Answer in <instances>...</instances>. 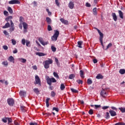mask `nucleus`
Here are the masks:
<instances>
[{"instance_id":"obj_1","label":"nucleus","mask_w":125,"mask_h":125,"mask_svg":"<svg viewBox=\"0 0 125 125\" xmlns=\"http://www.w3.org/2000/svg\"><path fill=\"white\" fill-rule=\"evenodd\" d=\"M52 63H53L52 59H48V60H46L43 62L44 67L45 69H48L49 68V65H50V64H52Z\"/></svg>"},{"instance_id":"obj_2","label":"nucleus","mask_w":125,"mask_h":125,"mask_svg":"<svg viewBox=\"0 0 125 125\" xmlns=\"http://www.w3.org/2000/svg\"><path fill=\"white\" fill-rule=\"evenodd\" d=\"M94 29L95 30H97V31H98V33L100 35V42L102 45V46L103 47H104V45H103V38H104V35L103 33H102V32H101V31H100V30H99L98 28L95 27Z\"/></svg>"},{"instance_id":"obj_3","label":"nucleus","mask_w":125,"mask_h":125,"mask_svg":"<svg viewBox=\"0 0 125 125\" xmlns=\"http://www.w3.org/2000/svg\"><path fill=\"white\" fill-rule=\"evenodd\" d=\"M55 33L53 36L51 37V40L53 42H56L57 41V39H58V37H59V31L57 30H54Z\"/></svg>"},{"instance_id":"obj_4","label":"nucleus","mask_w":125,"mask_h":125,"mask_svg":"<svg viewBox=\"0 0 125 125\" xmlns=\"http://www.w3.org/2000/svg\"><path fill=\"white\" fill-rule=\"evenodd\" d=\"M47 82V83L49 84V85H51L52 84V83H56L57 81L54 78H50L49 77L47 78L46 80Z\"/></svg>"},{"instance_id":"obj_5","label":"nucleus","mask_w":125,"mask_h":125,"mask_svg":"<svg viewBox=\"0 0 125 125\" xmlns=\"http://www.w3.org/2000/svg\"><path fill=\"white\" fill-rule=\"evenodd\" d=\"M7 102L9 106H13L14 105V100L13 98H8L7 100Z\"/></svg>"},{"instance_id":"obj_6","label":"nucleus","mask_w":125,"mask_h":125,"mask_svg":"<svg viewBox=\"0 0 125 125\" xmlns=\"http://www.w3.org/2000/svg\"><path fill=\"white\" fill-rule=\"evenodd\" d=\"M9 4H19L20 1L19 0H11L8 2Z\"/></svg>"},{"instance_id":"obj_7","label":"nucleus","mask_w":125,"mask_h":125,"mask_svg":"<svg viewBox=\"0 0 125 125\" xmlns=\"http://www.w3.org/2000/svg\"><path fill=\"white\" fill-rule=\"evenodd\" d=\"M39 42L42 44V45H47V44H48V41H47L46 42H43V39L42 38H39Z\"/></svg>"},{"instance_id":"obj_8","label":"nucleus","mask_w":125,"mask_h":125,"mask_svg":"<svg viewBox=\"0 0 125 125\" xmlns=\"http://www.w3.org/2000/svg\"><path fill=\"white\" fill-rule=\"evenodd\" d=\"M35 82H36L34 83L35 84H40V85H41V79L38 75L35 76Z\"/></svg>"},{"instance_id":"obj_9","label":"nucleus","mask_w":125,"mask_h":125,"mask_svg":"<svg viewBox=\"0 0 125 125\" xmlns=\"http://www.w3.org/2000/svg\"><path fill=\"white\" fill-rule=\"evenodd\" d=\"M101 95L102 97L105 98V97H107V96H108V94L106 92L105 90L103 89L101 92Z\"/></svg>"},{"instance_id":"obj_10","label":"nucleus","mask_w":125,"mask_h":125,"mask_svg":"<svg viewBox=\"0 0 125 125\" xmlns=\"http://www.w3.org/2000/svg\"><path fill=\"white\" fill-rule=\"evenodd\" d=\"M14 30H15V28L14 27V23L12 21H11V27L9 28V31H10V33H11V32H13Z\"/></svg>"},{"instance_id":"obj_11","label":"nucleus","mask_w":125,"mask_h":125,"mask_svg":"<svg viewBox=\"0 0 125 125\" xmlns=\"http://www.w3.org/2000/svg\"><path fill=\"white\" fill-rule=\"evenodd\" d=\"M75 6V4H74V2L70 1L68 4V7L70 9H73Z\"/></svg>"},{"instance_id":"obj_12","label":"nucleus","mask_w":125,"mask_h":125,"mask_svg":"<svg viewBox=\"0 0 125 125\" xmlns=\"http://www.w3.org/2000/svg\"><path fill=\"white\" fill-rule=\"evenodd\" d=\"M109 112L111 117H115L117 115L116 111H114L113 110H110Z\"/></svg>"},{"instance_id":"obj_13","label":"nucleus","mask_w":125,"mask_h":125,"mask_svg":"<svg viewBox=\"0 0 125 125\" xmlns=\"http://www.w3.org/2000/svg\"><path fill=\"white\" fill-rule=\"evenodd\" d=\"M111 16L112 17V18L114 21L116 22V21L118 20V17H117V15H116L115 13H112Z\"/></svg>"},{"instance_id":"obj_14","label":"nucleus","mask_w":125,"mask_h":125,"mask_svg":"<svg viewBox=\"0 0 125 125\" xmlns=\"http://www.w3.org/2000/svg\"><path fill=\"white\" fill-rule=\"evenodd\" d=\"M13 19V17H12V16H10L5 18V21H6L7 22H8V21H10V24H11V21H12V19Z\"/></svg>"},{"instance_id":"obj_15","label":"nucleus","mask_w":125,"mask_h":125,"mask_svg":"<svg viewBox=\"0 0 125 125\" xmlns=\"http://www.w3.org/2000/svg\"><path fill=\"white\" fill-rule=\"evenodd\" d=\"M118 12L119 15V17L121 19H124V13L121 10H118Z\"/></svg>"},{"instance_id":"obj_16","label":"nucleus","mask_w":125,"mask_h":125,"mask_svg":"<svg viewBox=\"0 0 125 125\" xmlns=\"http://www.w3.org/2000/svg\"><path fill=\"white\" fill-rule=\"evenodd\" d=\"M19 94L21 97H24L26 95V91L21 90L19 92Z\"/></svg>"},{"instance_id":"obj_17","label":"nucleus","mask_w":125,"mask_h":125,"mask_svg":"<svg viewBox=\"0 0 125 125\" xmlns=\"http://www.w3.org/2000/svg\"><path fill=\"white\" fill-rule=\"evenodd\" d=\"M11 26L10 23L7 21L6 23L2 27L3 29H6L7 28H9Z\"/></svg>"},{"instance_id":"obj_18","label":"nucleus","mask_w":125,"mask_h":125,"mask_svg":"<svg viewBox=\"0 0 125 125\" xmlns=\"http://www.w3.org/2000/svg\"><path fill=\"white\" fill-rule=\"evenodd\" d=\"M8 61H9L10 62H12L13 63H14V58L12 56H11L9 57V58L8 59Z\"/></svg>"},{"instance_id":"obj_19","label":"nucleus","mask_w":125,"mask_h":125,"mask_svg":"<svg viewBox=\"0 0 125 125\" xmlns=\"http://www.w3.org/2000/svg\"><path fill=\"white\" fill-rule=\"evenodd\" d=\"M49 100H50V98H47L46 99V105L47 108H48V107H49Z\"/></svg>"},{"instance_id":"obj_20","label":"nucleus","mask_w":125,"mask_h":125,"mask_svg":"<svg viewBox=\"0 0 125 125\" xmlns=\"http://www.w3.org/2000/svg\"><path fill=\"white\" fill-rule=\"evenodd\" d=\"M77 46L79 47V48H83V46H82V44H83V41H79L78 42Z\"/></svg>"},{"instance_id":"obj_21","label":"nucleus","mask_w":125,"mask_h":125,"mask_svg":"<svg viewBox=\"0 0 125 125\" xmlns=\"http://www.w3.org/2000/svg\"><path fill=\"white\" fill-rule=\"evenodd\" d=\"M36 55H38V56H45V55H46V54H44L42 52H37Z\"/></svg>"},{"instance_id":"obj_22","label":"nucleus","mask_w":125,"mask_h":125,"mask_svg":"<svg viewBox=\"0 0 125 125\" xmlns=\"http://www.w3.org/2000/svg\"><path fill=\"white\" fill-rule=\"evenodd\" d=\"M104 78V77H103V75L100 74H98L96 77L97 80H100V79H103Z\"/></svg>"},{"instance_id":"obj_23","label":"nucleus","mask_w":125,"mask_h":125,"mask_svg":"<svg viewBox=\"0 0 125 125\" xmlns=\"http://www.w3.org/2000/svg\"><path fill=\"white\" fill-rule=\"evenodd\" d=\"M7 10L9 12L10 14H12V13H13V10H12L11 7H8Z\"/></svg>"},{"instance_id":"obj_24","label":"nucleus","mask_w":125,"mask_h":125,"mask_svg":"<svg viewBox=\"0 0 125 125\" xmlns=\"http://www.w3.org/2000/svg\"><path fill=\"white\" fill-rule=\"evenodd\" d=\"M46 21L48 24H51V19L49 17L46 18Z\"/></svg>"},{"instance_id":"obj_25","label":"nucleus","mask_w":125,"mask_h":125,"mask_svg":"<svg viewBox=\"0 0 125 125\" xmlns=\"http://www.w3.org/2000/svg\"><path fill=\"white\" fill-rule=\"evenodd\" d=\"M80 75L81 77L82 78V79H84V76H83V75H84L83 71L80 70Z\"/></svg>"},{"instance_id":"obj_26","label":"nucleus","mask_w":125,"mask_h":125,"mask_svg":"<svg viewBox=\"0 0 125 125\" xmlns=\"http://www.w3.org/2000/svg\"><path fill=\"white\" fill-rule=\"evenodd\" d=\"M22 25L23 29H28V24H27V23L23 22H22Z\"/></svg>"},{"instance_id":"obj_27","label":"nucleus","mask_w":125,"mask_h":125,"mask_svg":"<svg viewBox=\"0 0 125 125\" xmlns=\"http://www.w3.org/2000/svg\"><path fill=\"white\" fill-rule=\"evenodd\" d=\"M119 73L120 74H121V75H125V69H121L119 70Z\"/></svg>"},{"instance_id":"obj_28","label":"nucleus","mask_w":125,"mask_h":125,"mask_svg":"<svg viewBox=\"0 0 125 125\" xmlns=\"http://www.w3.org/2000/svg\"><path fill=\"white\" fill-rule=\"evenodd\" d=\"M87 84H92V80L91 79H88L87 80Z\"/></svg>"},{"instance_id":"obj_29","label":"nucleus","mask_w":125,"mask_h":125,"mask_svg":"<svg viewBox=\"0 0 125 125\" xmlns=\"http://www.w3.org/2000/svg\"><path fill=\"white\" fill-rule=\"evenodd\" d=\"M105 118L106 120H108V119H110V113H109V112L106 113Z\"/></svg>"},{"instance_id":"obj_30","label":"nucleus","mask_w":125,"mask_h":125,"mask_svg":"<svg viewBox=\"0 0 125 125\" xmlns=\"http://www.w3.org/2000/svg\"><path fill=\"white\" fill-rule=\"evenodd\" d=\"M20 61L21 62V63H26L27 62V60L23 58L20 59Z\"/></svg>"},{"instance_id":"obj_31","label":"nucleus","mask_w":125,"mask_h":125,"mask_svg":"<svg viewBox=\"0 0 125 125\" xmlns=\"http://www.w3.org/2000/svg\"><path fill=\"white\" fill-rule=\"evenodd\" d=\"M93 14L94 15H97V8H94L93 9Z\"/></svg>"},{"instance_id":"obj_32","label":"nucleus","mask_w":125,"mask_h":125,"mask_svg":"<svg viewBox=\"0 0 125 125\" xmlns=\"http://www.w3.org/2000/svg\"><path fill=\"white\" fill-rule=\"evenodd\" d=\"M33 91L37 94L40 93V91L39 90V88H34Z\"/></svg>"},{"instance_id":"obj_33","label":"nucleus","mask_w":125,"mask_h":125,"mask_svg":"<svg viewBox=\"0 0 125 125\" xmlns=\"http://www.w3.org/2000/svg\"><path fill=\"white\" fill-rule=\"evenodd\" d=\"M119 109L122 112V113H125V107H119Z\"/></svg>"},{"instance_id":"obj_34","label":"nucleus","mask_w":125,"mask_h":125,"mask_svg":"<svg viewBox=\"0 0 125 125\" xmlns=\"http://www.w3.org/2000/svg\"><path fill=\"white\" fill-rule=\"evenodd\" d=\"M53 75L55 78H57V79H59V75H58V74H57V73L55 72H53Z\"/></svg>"},{"instance_id":"obj_35","label":"nucleus","mask_w":125,"mask_h":125,"mask_svg":"<svg viewBox=\"0 0 125 125\" xmlns=\"http://www.w3.org/2000/svg\"><path fill=\"white\" fill-rule=\"evenodd\" d=\"M71 90L72 92H73L74 93H78V92H79V91L73 88H71Z\"/></svg>"},{"instance_id":"obj_36","label":"nucleus","mask_w":125,"mask_h":125,"mask_svg":"<svg viewBox=\"0 0 125 125\" xmlns=\"http://www.w3.org/2000/svg\"><path fill=\"white\" fill-rule=\"evenodd\" d=\"M60 89H61L62 90H64V89H65V85H64L63 83H62V84H61Z\"/></svg>"},{"instance_id":"obj_37","label":"nucleus","mask_w":125,"mask_h":125,"mask_svg":"<svg viewBox=\"0 0 125 125\" xmlns=\"http://www.w3.org/2000/svg\"><path fill=\"white\" fill-rule=\"evenodd\" d=\"M113 44L112 43H109L106 46V48L105 49V50H107L108 48H110L111 46H112Z\"/></svg>"},{"instance_id":"obj_38","label":"nucleus","mask_w":125,"mask_h":125,"mask_svg":"<svg viewBox=\"0 0 125 125\" xmlns=\"http://www.w3.org/2000/svg\"><path fill=\"white\" fill-rule=\"evenodd\" d=\"M74 78H75V74H72L69 75V79H70V80H73Z\"/></svg>"},{"instance_id":"obj_39","label":"nucleus","mask_w":125,"mask_h":125,"mask_svg":"<svg viewBox=\"0 0 125 125\" xmlns=\"http://www.w3.org/2000/svg\"><path fill=\"white\" fill-rule=\"evenodd\" d=\"M2 64L4 65V66H8V62H7V61L3 62Z\"/></svg>"},{"instance_id":"obj_40","label":"nucleus","mask_w":125,"mask_h":125,"mask_svg":"<svg viewBox=\"0 0 125 125\" xmlns=\"http://www.w3.org/2000/svg\"><path fill=\"white\" fill-rule=\"evenodd\" d=\"M7 121H8V125H9V124L12 122V119H11V118L7 117Z\"/></svg>"},{"instance_id":"obj_41","label":"nucleus","mask_w":125,"mask_h":125,"mask_svg":"<svg viewBox=\"0 0 125 125\" xmlns=\"http://www.w3.org/2000/svg\"><path fill=\"white\" fill-rule=\"evenodd\" d=\"M59 0H55V3L58 7H60V2L58 1Z\"/></svg>"},{"instance_id":"obj_42","label":"nucleus","mask_w":125,"mask_h":125,"mask_svg":"<svg viewBox=\"0 0 125 125\" xmlns=\"http://www.w3.org/2000/svg\"><path fill=\"white\" fill-rule=\"evenodd\" d=\"M2 121L3 123H7V117H5L2 119Z\"/></svg>"},{"instance_id":"obj_43","label":"nucleus","mask_w":125,"mask_h":125,"mask_svg":"<svg viewBox=\"0 0 125 125\" xmlns=\"http://www.w3.org/2000/svg\"><path fill=\"white\" fill-rule=\"evenodd\" d=\"M21 110H22V112H26V107L25 106H21Z\"/></svg>"},{"instance_id":"obj_44","label":"nucleus","mask_w":125,"mask_h":125,"mask_svg":"<svg viewBox=\"0 0 125 125\" xmlns=\"http://www.w3.org/2000/svg\"><path fill=\"white\" fill-rule=\"evenodd\" d=\"M51 50L53 52H55V51H56V47L54 46H51Z\"/></svg>"},{"instance_id":"obj_45","label":"nucleus","mask_w":125,"mask_h":125,"mask_svg":"<svg viewBox=\"0 0 125 125\" xmlns=\"http://www.w3.org/2000/svg\"><path fill=\"white\" fill-rule=\"evenodd\" d=\"M30 43H31V42H30V41H26V46H27L28 47H30V46H31L30 45Z\"/></svg>"},{"instance_id":"obj_46","label":"nucleus","mask_w":125,"mask_h":125,"mask_svg":"<svg viewBox=\"0 0 125 125\" xmlns=\"http://www.w3.org/2000/svg\"><path fill=\"white\" fill-rule=\"evenodd\" d=\"M77 83H78L79 84H83V81L82 80H77Z\"/></svg>"},{"instance_id":"obj_47","label":"nucleus","mask_w":125,"mask_h":125,"mask_svg":"<svg viewBox=\"0 0 125 125\" xmlns=\"http://www.w3.org/2000/svg\"><path fill=\"white\" fill-rule=\"evenodd\" d=\"M47 30L49 31H52V27H51V26H50V25H48Z\"/></svg>"},{"instance_id":"obj_48","label":"nucleus","mask_w":125,"mask_h":125,"mask_svg":"<svg viewBox=\"0 0 125 125\" xmlns=\"http://www.w3.org/2000/svg\"><path fill=\"white\" fill-rule=\"evenodd\" d=\"M89 115H93V110L91 109L88 111Z\"/></svg>"},{"instance_id":"obj_49","label":"nucleus","mask_w":125,"mask_h":125,"mask_svg":"<svg viewBox=\"0 0 125 125\" xmlns=\"http://www.w3.org/2000/svg\"><path fill=\"white\" fill-rule=\"evenodd\" d=\"M12 43L13 45H15L16 44V41L14 39H12Z\"/></svg>"},{"instance_id":"obj_50","label":"nucleus","mask_w":125,"mask_h":125,"mask_svg":"<svg viewBox=\"0 0 125 125\" xmlns=\"http://www.w3.org/2000/svg\"><path fill=\"white\" fill-rule=\"evenodd\" d=\"M55 95H56V94L55 93V92L52 91L51 92V96H52V97H54V96H55Z\"/></svg>"},{"instance_id":"obj_51","label":"nucleus","mask_w":125,"mask_h":125,"mask_svg":"<svg viewBox=\"0 0 125 125\" xmlns=\"http://www.w3.org/2000/svg\"><path fill=\"white\" fill-rule=\"evenodd\" d=\"M115 125H125V123L119 122L115 124Z\"/></svg>"},{"instance_id":"obj_52","label":"nucleus","mask_w":125,"mask_h":125,"mask_svg":"<svg viewBox=\"0 0 125 125\" xmlns=\"http://www.w3.org/2000/svg\"><path fill=\"white\" fill-rule=\"evenodd\" d=\"M21 43L23 44V45H25L26 43V40L25 39H22Z\"/></svg>"},{"instance_id":"obj_53","label":"nucleus","mask_w":125,"mask_h":125,"mask_svg":"<svg viewBox=\"0 0 125 125\" xmlns=\"http://www.w3.org/2000/svg\"><path fill=\"white\" fill-rule=\"evenodd\" d=\"M95 109L97 110V108H101V105L95 104Z\"/></svg>"},{"instance_id":"obj_54","label":"nucleus","mask_w":125,"mask_h":125,"mask_svg":"<svg viewBox=\"0 0 125 125\" xmlns=\"http://www.w3.org/2000/svg\"><path fill=\"white\" fill-rule=\"evenodd\" d=\"M2 48L4 49V50H7L8 49V47L6 45L2 46Z\"/></svg>"},{"instance_id":"obj_55","label":"nucleus","mask_w":125,"mask_h":125,"mask_svg":"<svg viewBox=\"0 0 125 125\" xmlns=\"http://www.w3.org/2000/svg\"><path fill=\"white\" fill-rule=\"evenodd\" d=\"M3 13L5 16H7V15H8V12H7V11H4Z\"/></svg>"},{"instance_id":"obj_56","label":"nucleus","mask_w":125,"mask_h":125,"mask_svg":"<svg viewBox=\"0 0 125 125\" xmlns=\"http://www.w3.org/2000/svg\"><path fill=\"white\" fill-rule=\"evenodd\" d=\"M30 125H38V123H36V122H31L30 123H29Z\"/></svg>"},{"instance_id":"obj_57","label":"nucleus","mask_w":125,"mask_h":125,"mask_svg":"<svg viewBox=\"0 0 125 125\" xmlns=\"http://www.w3.org/2000/svg\"><path fill=\"white\" fill-rule=\"evenodd\" d=\"M108 108H109V106H104L102 107L103 110H106V109H108Z\"/></svg>"},{"instance_id":"obj_58","label":"nucleus","mask_w":125,"mask_h":125,"mask_svg":"<svg viewBox=\"0 0 125 125\" xmlns=\"http://www.w3.org/2000/svg\"><path fill=\"white\" fill-rule=\"evenodd\" d=\"M53 111H56V112H58L59 109L58 107H53Z\"/></svg>"},{"instance_id":"obj_59","label":"nucleus","mask_w":125,"mask_h":125,"mask_svg":"<svg viewBox=\"0 0 125 125\" xmlns=\"http://www.w3.org/2000/svg\"><path fill=\"white\" fill-rule=\"evenodd\" d=\"M60 21H62V23H65L66 22L64 19H61Z\"/></svg>"},{"instance_id":"obj_60","label":"nucleus","mask_w":125,"mask_h":125,"mask_svg":"<svg viewBox=\"0 0 125 125\" xmlns=\"http://www.w3.org/2000/svg\"><path fill=\"white\" fill-rule=\"evenodd\" d=\"M23 33L26 34L28 32V28H23Z\"/></svg>"},{"instance_id":"obj_61","label":"nucleus","mask_w":125,"mask_h":125,"mask_svg":"<svg viewBox=\"0 0 125 125\" xmlns=\"http://www.w3.org/2000/svg\"><path fill=\"white\" fill-rule=\"evenodd\" d=\"M14 124L15 125H20L19 123H18V122H17V121H15L14 122Z\"/></svg>"},{"instance_id":"obj_62","label":"nucleus","mask_w":125,"mask_h":125,"mask_svg":"<svg viewBox=\"0 0 125 125\" xmlns=\"http://www.w3.org/2000/svg\"><path fill=\"white\" fill-rule=\"evenodd\" d=\"M93 63H94V64H96V63H97L98 62L97 59H93Z\"/></svg>"},{"instance_id":"obj_63","label":"nucleus","mask_w":125,"mask_h":125,"mask_svg":"<svg viewBox=\"0 0 125 125\" xmlns=\"http://www.w3.org/2000/svg\"><path fill=\"white\" fill-rule=\"evenodd\" d=\"M32 68L33 70H38V67L37 66V65H34L32 66Z\"/></svg>"},{"instance_id":"obj_64","label":"nucleus","mask_w":125,"mask_h":125,"mask_svg":"<svg viewBox=\"0 0 125 125\" xmlns=\"http://www.w3.org/2000/svg\"><path fill=\"white\" fill-rule=\"evenodd\" d=\"M86 6H87V7H90L91 5L88 2H87L86 3Z\"/></svg>"}]
</instances>
